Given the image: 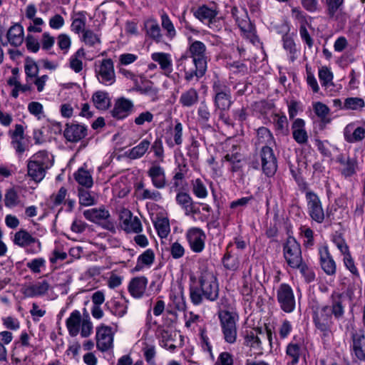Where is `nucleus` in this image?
<instances>
[{
    "instance_id": "f03ea898",
    "label": "nucleus",
    "mask_w": 365,
    "mask_h": 365,
    "mask_svg": "<svg viewBox=\"0 0 365 365\" xmlns=\"http://www.w3.org/2000/svg\"><path fill=\"white\" fill-rule=\"evenodd\" d=\"M190 297L195 305L200 304L203 298L215 301L218 298L219 287L214 273L204 267L200 269L198 280L194 275L190 276Z\"/></svg>"
},
{
    "instance_id": "2eb2a0df",
    "label": "nucleus",
    "mask_w": 365,
    "mask_h": 365,
    "mask_svg": "<svg viewBox=\"0 0 365 365\" xmlns=\"http://www.w3.org/2000/svg\"><path fill=\"white\" fill-rule=\"evenodd\" d=\"M186 239L191 250L196 253L201 252L205 248L206 235L198 227H192L186 232Z\"/></svg>"
},
{
    "instance_id": "cd10ccee",
    "label": "nucleus",
    "mask_w": 365,
    "mask_h": 365,
    "mask_svg": "<svg viewBox=\"0 0 365 365\" xmlns=\"http://www.w3.org/2000/svg\"><path fill=\"white\" fill-rule=\"evenodd\" d=\"M153 185L157 189H163L167 185L165 173L163 168L158 165H152L148 170Z\"/></svg>"
},
{
    "instance_id": "473e14b6",
    "label": "nucleus",
    "mask_w": 365,
    "mask_h": 365,
    "mask_svg": "<svg viewBox=\"0 0 365 365\" xmlns=\"http://www.w3.org/2000/svg\"><path fill=\"white\" fill-rule=\"evenodd\" d=\"M199 101L198 91L194 88H190L182 93L179 98L180 104L185 108H191Z\"/></svg>"
},
{
    "instance_id": "c03bdc74",
    "label": "nucleus",
    "mask_w": 365,
    "mask_h": 365,
    "mask_svg": "<svg viewBox=\"0 0 365 365\" xmlns=\"http://www.w3.org/2000/svg\"><path fill=\"white\" fill-rule=\"evenodd\" d=\"M188 172V167L185 162L179 163L175 170L173 176V187L175 188L181 185V182L185 178V175Z\"/></svg>"
},
{
    "instance_id": "f257e3e1",
    "label": "nucleus",
    "mask_w": 365,
    "mask_h": 365,
    "mask_svg": "<svg viewBox=\"0 0 365 365\" xmlns=\"http://www.w3.org/2000/svg\"><path fill=\"white\" fill-rule=\"evenodd\" d=\"M331 305L316 307L313 309L312 318L315 327L322 332L324 339H329L331 335V327L334 324L333 317L339 319L344 317V307L343 295L333 292L330 297Z\"/></svg>"
},
{
    "instance_id": "f704fd0d",
    "label": "nucleus",
    "mask_w": 365,
    "mask_h": 365,
    "mask_svg": "<svg viewBox=\"0 0 365 365\" xmlns=\"http://www.w3.org/2000/svg\"><path fill=\"white\" fill-rule=\"evenodd\" d=\"M5 206L13 208L17 206H24L19 192L14 187L9 188L6 190L4 197Z\"/></svg>"
},
{
    "instance_id": "13d9d810",
    "label": "nucleus",
    "mask_w": 365,
    "mask_h": 365,
    "mask_svg": "<svg viewBox=\"0 0 365 365\" xmlns=\"http://www.w3.org/2000/svg\"><path fill=\"white\" fill-rule=\"evenodd\" d=\"M294 269H299L300 273L304 277L305 281L307 283L312 282L315 279V274L313 269L309 267L302 260L300 262V264L298 267H295Z\"/></svg>"
},
{
    "instance_id": "3c124183",
    "label": "nucleus",
    "mask_w": 365,
    "mask_h": 365,
    "mask_svg": "<svg viewBox=\"0 0 365 365\" xmlns=\"http://www.w3.org/2000/svg\"><path fill=\"white\" fill-rule=\"evenodd\" d=\"M147 34L152 38L160 41L161 38L160 29L155 21H148L145 24Z\"/></svg>"
},
{
    "instance_id": "e433bc0d",
    "label": "nucleus",
    "mask_w": 365,
    "mask_h": 365,
    "mask_svg": "<svg viewBox=\"0 0 365 365\" xmlns=\"http://www.w3.org/2000/svg\"><path fill=\"white\" fill-rule=\"evenodd\" d=\"M155 260V254L153 250L148 249L144 251L137 259L136 265L134 268L135 271H140L144 267H150Z\"/></svg>"
},
{
    "instance_id": "c9c22d12",
    "label": "nucleus",
    "mask_w": 365,
    "mask_h": 365,
    "mask_svg": "<svg viewBox=\"0 0 365 365\" xmlns=\"http://www.w3.org/2000/svg\"><path fill=\"white\" fill-rule=\"evenodd\" d=\"M151 143L148 139H144L139 144L132 148L128 151V157L131 160L139 159L142 158L148 150Z\"/></svg>"
},
{
    "instance_id": "f8f14e48",
    "label": "nucleus",
    "mask_w": 365,
    "mask_h": 365,
    "mask_svg": "<svg viewBox=\"0 0 365 365\" xmlns=\"http://www.w3.org/2000/svg\"><path fill=\"white\" fill-rule=\"evenodd\" d=\"M120 225L127 233L139 234L143 230L140 219L133 217V213L128 209H123L119 214Z\"/></svg>"
},
{
    "instance_id": "603ef678",
    "label": "nucleus",
    "mask_w": 365,
    "mask_h": 365,
    "mask_svg": "<svg viewBox=\"0 0 365 365\" xmlns=\"http://www.w3.org/2000/svg\"><path fill=\"white\" fill-rule=\"evenodd\" d=\"M155 228L161 238L166 237L170 230L169 222L166 218L158 219L155 222Z\"/></svg>"
},
{
    "instance_id": "6ab92c4d",
    "label": "nucleus",
    "mask_w": 365,
    "mask_h": 365,
    "mask_svg": "<svg viewBox=\"0 0 365 365\" xmlns=\"http://www.w3.org/2000/svg\"><path fill=\"white\" fill-rule=\"evenodd\" d=\"M320 265L323 271L329 276L334 275L336 272V264L332 258L327 246L319 249Z\"/></svg>"
},
{
    "instance_id": "8fccbe9b",
    "label": "nucleus",
    "mask_w": 365,
    "mask_h": 365,
    "mask_svg": "<svg viewBox=\"0 0 365 365\" xmlns=\"http://www.w3.org/2000/svg\"><path fill=\"white\" fill-rule=\"evenodd\" d=\"M333 73L327 66H322L319 70V78L322 86L329 87L333 85Z\"/></svg>"
},
{
    "instance_id": "20e7f679",
    "label": "nucleus",
    "mask_w": 365,
    "mask_h": 365,
    "mask_svg": "<svg viewBox=\"0 0 365 365\" xmlns=\"http://www.w3.org/2000/svg\"><path fill=\"white\" fill-rule=\"evenodd\" d=\"M176 66L179 71L184 73L185 80L187 82L192 81L194 78L198 81L205 75L207 70V66H204L187 55L181 56L176 61Z\"/></svg>"
},
{
    "instance_id": "c756f323",
    "label": "nucleus",
    "mask_w": 365,
    "mask_h": 365,
    "mask_svg": "<svg viewBox=\"0 0 365 365\" xmlns=\"http://www.w3.org/2000/svg\"><path fill=\"white\" fill-rule=\"evenodd\" d=\"M365 137V128L357 127L354 129L353 124L347 125L344 130V140L349 143H354L361 141Z\"/></svg>"
},
{
    "instance_id": "5fc2aeb1",
    "label": "nucleus",
    "mask_w": 365,
    "mask_h": 365,
    "mask_svg": "<svg viewBox=\"0 0 365 365\" xmlns=\"http://www.w3.org/2000/svg\"><path fill=\"white\" fill-rule=\"evenodd\" d=\"M275 129L282 134H287L288 132V120L287 117L283 115L276 114L273 118Z\"/></svg>"
},
{
    "instance_id": "bf43d9fd",
    "label": "nucleus",
    "mask_w": 365,
    "mask_h": 365,
    "mask_svg": "<svg viewBox=\"0 0 365 365\" xmlns=\"http://www.w3.org/2000/svg\"><path fill=\"white\" fill-rule=\"evenodd\" d=\"M82 41L89 46H94L96 44L101 43L100 37L90 29H86L83 33Z\"/></svg>"
},
{
    "instance_id": "393cba45",
    "label": "nucleus",
    "mask_w": 365,
    "mask_h": 365,
    "mask_svg": "<svg viewBox=\"0 0 365 365\" xmlns=\"http://www.w3.org/2000/svg\"><path fill=\"white\" fill-rule=\"evenodd\" d=\"M292 133L294 140L299 145H306L309 140V135L305 129V121L302 118H297L292 124Z\"/></svg>"
},
{
    "instance_id": "a878e982",
    "label": "nucleus",
    "mask_w": 365,
    "mask_h": 365,
    "mask_svg": "<svg viewBox=\"0 0 365 365\" xmlns=\"http://www.w3.org/2000/svg\"><path fill=\"white\" fill-rule=\"evenodd\" d=\"M148 279L144 277H136L133 278L128 284V292L130 295L136 299H140L143 297L147 285H148Z\"/></svg>"
},
{
    "instance_id": "4be33fe9",
    "label": "nucleus",
    "mask_w": 365,
    "mask_h": 365,
    "mask_svg": "<svg viewBox=\"0 0 365 365\" xmlns=\"http://www.w3.org/2000/svg\"><path fill=\"white\" fill-rule=\"evenodd\" d=\"M7 41L4 42L1 41V44L5 46L8 43L13 46L18 47L22 44L24 39V28L23 26L16 23L12 25L6 33Z\"/></svg>"
},
{
    "instance_id": "2f4dec72",
    "label": "nucleus",
    "mask_w": 365,
    "mask_h": 365,
    "mask_svg": "<svg viewBox=\"0 0 365 365\" xmlns=\"http://www.w3.org/2000/svg\"><path fill=\"white\" fill-rule=\"evenodd\" d=\"M83 321L81 314L78 310H74L66 319V327L71 336H76L80 332V326Z\"/></svg>"
},
{
    "instance_id": "6e6d98bb",
    "label": "nucleus",
    "mask_w": 365,
    "mask_h": 365,
    "mask_svg": "<svg viewBox=\"0 0 365 365\" xmlns=\"http://www.w3.org/2000/svg\"><path fill=\"white\" fill-rule=\"evenodd\" d=\"M344 0H326L327 13L330 18H334L343 6Z\"/></svg>"
},
{
    "instance_id": "72a5a7b5",
    "label": "nucleus",
    "mask_w": 365,
    "mask_h": 365,
    "mask_svg": "<svg viewBox=\"0 0 365 365\" xmlns=\"http://www.w3.org/2000/svg\"><path fill=\"white\" fill-rule=\"evenodd\" d=\"M274 144V136L267 128L262 126L257 130L255 145L271 147Z\"/></svg>"
},
{
    "instance_id": "7ed1b4c3",
    "label": "nucleus",
    "mask_w": 365,
    "mask_h": 365,
    "mask_svg": "<svg viewBox=\"0 0 365 365\" xmlns=\"http://www.w3.org/2000/svg\"><path fill=\"white\" fill-rule=\"evenodd\" d=\"M51 166L48 152L43 150L35 153L27 163V175L36 182H41L45 177L46 170Z\"/></svg>"
},
{
    "instance_id": "69168bd1",
    "label": "nucleus",
    "mask_w": 365,
    "mask_h": 365,
    "mask_svg": "<svg viewBox=\"0 0 365 365\" xmlns=\"http://www.w3.org/2000/svg\"><path fill=\"white\" fill-rule=\"evenodd\" d=\"M26 267L34 273L39 274L41 268L46 267V260L43 258H36L26 263Z\"/></svg>"
},
{
    "instance_id": "a19ab883",
    "label": "nucleus",
    "mask_w": 365,
    "mask_h": 365,
    "mask_svg": "<svg viewBox=\"0 0 365 365\" xmlns=\"http://www.w3.org/2000/svg\"><path fill=\"white\" fill-rule=\"evenodd\" d=\"M36 241V239L24 230H21L14 235V244L22 247L30 245Z\"/></svg>"
},
{
    "instance_id": "c85d7f7f",
    "label": "nucleus",
    "mask_w": 365,
    "mask_h": 365,
    "mask_svg": "<svg viewBox=\"0 0 365 365\" xmlns=\"http://www.w3.org/2000/svg\"><path fill=\"white\" fill-rule=\"evenodd\" d=\"M303 354L304 348L301 344L294 342L289 343L286 349L287 365H297Z\"/></svg>"
},
{
    "instance_id": "864d4df0",
    "label": "nucleus",
    "mask_w": 365,
    "mask_h": 365,
    "mask_svg": "<svg viewBox=\"0 0 365 365\" xmlns=\"http://www.w3.org/2000/svg\"><path fill=\"white\" fill-rule=\"evenodd\" d=\"M172 304L178 311H184L186 308L185 300L182 291L170 295Z\"/></svg>"
},
{
    "instance_id": "4d7b16f0",
    "label": "nucleus",
    "mask_w": 365,
    "mask_h": 365,
    "mask_svg": "<svg viewBox=\"0 0 365 365\" xmlns=\"http://www.w3.org/2000/svg\"><path fill=\"white\" fill-rule=\"evenodd\" d=\"M211 118L210 109L205 102H202L197 109V120L202 124H207Z\"/></svg>"
},
{
    "instance_id": "e2e57ef3",
    "label": "nucleus",
    "mask_w": 365,
    "mask_h": 365,
    "mask_svg": "<svg viewBox=\"0 0 365 365\" xmlns=\"http://www.w3.org/2000/svg\"><path fill=\"white\" fill-rule=\"evenodd\" d=\"M212 89L214 93V96L221 95L231 92L230 88L226 83L220 81L218 78H216L212 83Z\"/></svg>"
},
{
    "instance_id": "dca6fc26",
    "label": "nucleus",
    "mask_w": 365,
    "mask_h": 365,
    "mask_svg": "<svg viewBox=\"0 0 365 365\" xmlns=\"http://www.w3.org/2000/svg\"><path fill=\"white\" fill-rule=\"evenodd\" d=\"M240 150L239 145H233L230 153L226 154L222 158V161H227L230 164V171L232 173H237L241 178L243 177V162L242 155L239 152Z\"/></svg>"
},
{
    "instance_id": "b1692460",
    "label": "nucleus",
    "mask_w": 365,
    "mask_h": 365,
    "mask_svg": "<svg viewBox=\"0 0 365 365\" xmlns=\"http://www.w3.org/2000/svg\"><path fill=\"white\" fill-rule=\"evenodd\" d=\"M336 161L341 165V174L344 178H349L356 174L357 169V160L355 158L341 154L337 157Z\"/></svg>"
},
{
    "instance_id": "79ce46f5",
    "label": "nucleus",
    "mask_w": 365,
    "mask_h": 365,
    "mask_svg": "<svg viewBox=\"0 0 365 365\" xmlns=\"http://www.w3.org/2000/svg\"><path fill=\"white\" fill-rule=\"evenodd\" d=\"M74 178L78 183L87 188L91 187L93 180L91 174L87 170L79 168L74 174Z\"/></svg>"
},
{
    "instance_id": "9d476101",
    "label": "nucleus",
    "mask_w": 365,
    "mask_h": 365,
    "mask_svg": "<svg viewBox=\"0 0 365 365\" xmlns=\"http://www.w3.org/2000/svg\"><path fill=\"white\" fill-rule=\"evenodd\" d=\"M268 340L270 345L272 344V331L267 328H256L247 332L245 338V344L253 349L262 350V343L263 341Z\"/></svg>"
},
{
    "instance_id": "ddd939ff",
    "label": "nucleus",
    "mask_w": 365,
    "mask_h": 365,
    "mask_svg": "<svg viewBox=\"0 0 365 365\" xmlns=\"http://www.w3.org/2000/svg\"><path fill=\"white\" fill-rule=\"evenodd\" d=\"M51 287L46 279H41L34 283L24 284L21 288V292L26 298L42 297L47 294Z\"/></svg>"
},
{
    "instance_id": "09e8293b",
    "label": "nucleus",
    "mask_w": 365,
    "mask_h": 365,
    "mask_svg": "<svg viewBox=\"0 0 365 365\" xmlns=\"http://www.w3.org/2000/svg\"><path fill=\"white\" fill-rule=\"evenodd\" d=\"M365 106V102L363 98L359 97H351L345 99L343 109L358 110H361Z\"/></svg>"
},
{
    "instance_id": "5701e85b",
    "label": "nucleus",
    "mask_w": 365,
    "mask_h": 365,
    "mask_svg": "<svg viewBox=\"0 0 365 365\" xmlns=\"http://www.w3.org/2000/svg\"><path fill=\"white\" fill-rule=\"evenodd\" d=\"M133 108V103L131 101L125 98H120L116 100L111 110L112 116L118 120L123 119L130 113Z\"/></svg>"
},
{
    "instance_id": "a211bd4d",
    "label": "nucleus",
    "mask_w": 365,
    "mask_h": 365,
    "mask_svg": "<svg viewBox=\"0 0 365 365\" xmlns=\"http://www.w3.org/2000/svg\"><path fill=\"white\" fill-rule=\"evenodd\" d=\"M165 141L170 148L175 146H180L183 142V126L182 124L176 120L173 127H170L167 130Z\"/></svg>"
},
{
    "instance_id": "58836bf2",
    "label": "nucleus",
    "mask_w": 365,
    "mask_h": 365,
    "mask_svg": "<svg viewBox=\"0 0 365 365\" xmlns=\"http://www.w3.org/2000/svg\"><path fill=\"white\" fill-rule=\"evenodd\" d=\"M191 189L193 195L197 198L205 199L208 195L206 183L200 178L191 181Z\"/></svg>"
},
{
    "instance_id": "0eeeda50",
    "label": "nucleus",
    "mask_w": 365,
    "mask_h": 365,
    "mask_svg": "<svg viewBox=\"0 0 365 365\" xmlns=\"http://www.w3.org/2000/svg\"><path fill=\"white\" fill-rule=\"evenodd\" d=\"M96 74L98 81L105 86H111L115 82L114 63L110 58H104L96 63Z\"/></svg>"
},
{
    "instance_id": "bb28decb",
    "label": "nucleus",
    "mask_w": 365,
    "mask_h": 365,
    "mask_svg": "<svg viewBox=\"0 0 365 365\" xmlns=\"http://www.w3.org/2000/svg\"><path fill=\"white\" fill-rule=\"evenodd\" d=\"M192 11L193 16L205 25L219 13L216 6H209L206 4L201 5Z\"/></svg>"
},
{
    "instance_id": "39448f33",
    "label": "nucleus",
    "mask_w": 365,
    "mask_h": 365,
    "mask_svg": "<svg viewBox=\"0 0 365 365\" xmlns=\"http://www.w3.org/2000/svg\"><path fill=\"white\" fill-rule=\"evenodd\" d=\"M219 318L225 340L229 344L235 343L237 339V314L228 311H222L219 314Z\"/></svg>"
},
{
    "instance_id": "9b49d317",
    "label": "nucleus",
    "mask_w": 365,
    "mask_h": 365,
    "mask_svg": "<svg viewBox=\"0 0 365 365\" xmlns=\"http://www.w3.org/2000/svg\"><path fill=\"white\" fill-rule=\"evenodd\" d=\"M259 156L263 173L268 177L273 176L277 169V160L272 147L262 146Z\"/></svg>"
},
{
    "instance_id": "680f3d73",
    "label": "nucleus",
    "mask_w": 365,
    "mask_h": 365,
    "mask_svg": "<svg viewBox=\"0 0 365 365\" xmlns=\"http://www.w3.org/2000/svg\"><path fill=\"white\" fill-rule=\"evenodd\" d=\"M79 203L83 206H90L94 204V197L91 195L90 192L83 189H78Z\"/></svg>"
},
{
    "instance_id": "412c9836",
    "label": "nucleus",
    "mask_w": 365,
    "mask_h": 365,
    "mask_svg": "<svg viewBox=\"0 0 365 365\" xmlns=\"http://www.w3.org/2000/svg\"><path fill=\"white\" fill-rule=\"evenodd\" d=\"M87 135V129L83 125L67 123L63 131V135L67 141L77 143Z\"/></svg>"
},
{
    "instance_id": "423d86ee",
    "label": "nucleus",
    "mask_w": 365,
    "mask_h": 365,
    "mask_svg": "<svg viewBox=\"0 0 365 365\" xmlns=\"http://www.w3.org/2000/svg\"><path fill=\"white\" fill-rule=\"evenodd\" d=\"M284 257L292 268H295L303 260L300 244L292 237H289L283 245Z\"/></svg>"
},
{
    "instance_id": "338daca9",
    "label": "nucleus",
    "mask_w": 365,
    "mask_h": 365,
    "mask_svg": "<svg viewBox=\"0 0 365 365\" xmlns=\"http://www.w3.org/2000/svg\"><path fill=\"white\" fill-rule=\"evenodd\" d=\"M67 190L64 187H61L57 193L53 194L50 197L51 202L53 206H58L66 200Z\"/></svg>"
},
{
    "instance_id": "4c0bfd02",
    "label": "nucleus",
    "mask_w": 365,
    "mask_h": 365,
    "mask_svg": "<svg viewBox=\"0 0 365 365\" xmlns=\"http://www.w3.org/2000/svg\"><path fill=\"white\" fill-rule=\"evenodd\" d=\"M92 101L97 109L106 110L110 106V99L106 91H98L92 96Z\"/></svg>"
},
{
    "instance_id": "052dcab7",
    "label": "nucleus",
    "mask_w": 365,
    "mask_h": 365,
    "mask_svg": "<svg viewBox=\"0 0 365 365\" xmlns=\"http://www.w3.org/2000/svg\"><path fill=\"white\" fill-rule=\"evenodd\" d=\"M343 261L344 266L351 273L353 277L359 278L360 274L359 270L355 265L354 259L352 258L350 252L344 255Z\"/></svg>"
},
{
    "instance_id": "37998d69",
    "label": "nucleus",
    "mask_w": 365,
    "mask_h": 365,
    "mask_svg": "<svg viewBox=\"0 0 365 365\" xmlns=\"http://www.w3.org/2000/svg\"><path fill=\"white\" fill-rule=\"evenodd\" d=\"M214 104L215 107V111L218 109H230L232 101L231 92L227 93L214 96Z\"/></svg>"
},
{
    "instance_id": "0e129e2a",
    "label": "nucleus",
    "mask_w": 365,
    "mask_h": 365,
    "mask_svg": "<svg viewBox=\"0 0 365 365\" xmlns=\"http://www.w3.org/2000/svg\"><path fill=\"white\" fill-rule=\"evenodd\" d=\"M161 21L162 27L167 31V35L170 38L174 37L176 35V31L173 24L166 14L161 16Z\"/></svg>"
},
{
    "instance_id": "1a4fd4ad",
    "label": "nucleus",
    "mask_w": 365,
    "mask_h": 365,
    "mask_svg": "<svg viewBox=\"0 0 365 365\" xmlns=\"http://www.w3.org/2000/svg\"><path fill=\"white\" fill-rule=\"evenodd\" d=\"M277 299L280 308L286 313L292 312L296 300L292 287L285 283L281 284L277 291Z\"/></svg>"
},
{
    "instance_id": "a18cd8bd",
    "label": "nucleus",
    "mask_w": 365,
    "mask_h": 365,
    "mask_svg": "<svg viewBox=\"0 0 365 365\" xmlns=\"http://www.w3.org/2000/svg\"><path fill=\"white\" fill-rule=\"evenodd\" d=\"M86 18L83 13L79 12L74 17L72 18V23L71 25V31L76 34L83 33L86 29Z\"/></svg>"
},
{
    "instance_id": "de8ad7c7",
    "label": "nucleus",
    "mask_w": 365,
    "mask_h": 365,
    "mask_svg": "<svg viewBox=\"0 0 365 365\" xmlns=\"http://www.w3.org/2000/svg\"><path fill=\"white\" fill-rule=\"evenodd\" d=\"M313 109L315 114L323 123H327L330 122V118H329L330 109L327 105L321 102H317L313 105Z\"/></svg>"
},
{
    "instance_id": "6e6552de",
    "label": "nucleus",
    "mask_w": 365,
    "mask_h": 365,
    "mask_svg": "<svg viewBox=\"0 0 365 365\" xmlns=\"http://www.w3.org/2000/svg\"><path fill=\"white\" fill-rule=\"evenodd\" d=\"M305 197L309 217L313 221L322 224L324 220L325 215L319 196L312 191H307Z\"/></svg>"
},
{
    "instance_id": "f3484780",
    "label": "nucleus",
    "mask_w": 365,
    "mask_h": 365,
    "mask_svg": "<svg viewBox=\"0 0 365 365\" xmlns=\"http://www.w3.org/2000/svg\"><path fill=\"white\" fill-rule=\"evenodd\" d=\"M189 48L190 53L189 57H192L195 61L207 66V53L205 44L200 41H194L192 38H189Z\"/></svg>"
},
{
    "instance_id": "774afa93",
    "label": "nucleus",
    "mask_w": 365,
    "mask_h": 365,
    "mask_svg": "<svg viewBox=\"0 0 365 365\" xmlns=\"http://www.w3.org/2000/svg\"><path fill=\"white\" fill-rule=\"evenodd\" d=\"M185 247L178 242L171 244L170 247V253L173 259H178L182 257L185 255Z\"/></svg>"
},
{
    "instance_id": "49530a36",
    "label": "nucleus",
    "mask_w": 365,
    "mask_h": 365,
    "mask_svg": "<svg viewBox=\"0 0 365 365\" xmlns=\"http://www.w3.org/2000/svg\"><path fill=\"white\" fill-rule=\"evenodd\" d=\"M135 89L140 94L148 96L152 101H155L158 98V91L152 82H146L141 86H137Z\"/></svg>"
},
{
    "instance_id": "7c9ffc66",
    "label": "nucleus",
    "mask_w": 365,
    "mask_h": 365,
    "mask_svg": "<svg viewBox=\"0 0 365 365\" xmlns=\"http://www.w3.org/2000/svg\"><path fill=\"white\" fill-rule=\"evenodd\" d=\"M153 61L158 63L160 68L164 71L166 75L173 72V63L170 54L163 52L153 53L151 55Z\"/></svg>"
},
{
    "instance_id": "4468645a",
    "label": "nucleus",
    "mask_w": 365,
    "mask_h": 365,
    "mask_svg": "<svg viewBox=\"0 0 365 365\" xmlns=\"http://www.w3.org/2000/svg\"><path fill=\"white\" fill-rule=\"evenodd\" d=\"M96 346L102 352L109 350L113 346V333L111 327L102 324L96 328Z\"/></svg>"
},
{
    "instance_id": "aec40b11",
    "label": "nucleus",
    "mask_w": 365,
    "mask_h": 365,
    "mask_svg": "<svg viewBox=\"0 0 365 365\" xmlns=\"http://www.w3.org/2000/svg\"><path fill=\"white\" fill-rule=\"evenodd\" d=\"M352 350L360 360L365 359V334L361 329L351 331Z\"/></svg>"
},
{
    "instance_id": "ea45409f",
    "label": "nucleus",
    "mask_w": 365,
    "mask_h": 365,
    "mask_svg": "<svg viewBox=\"0 0 365 365\" xmlns=\"http://www.w3.org/2000/svg\"><path fill=\"white\" fill-rule=\"evenodd\" d=\"M83 215L87 220L94 222L106 220L110 216L108 211L104 208L86 210L83 212Z\"/></svg>"
}]
</instances>
